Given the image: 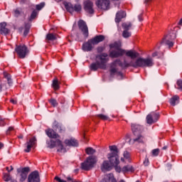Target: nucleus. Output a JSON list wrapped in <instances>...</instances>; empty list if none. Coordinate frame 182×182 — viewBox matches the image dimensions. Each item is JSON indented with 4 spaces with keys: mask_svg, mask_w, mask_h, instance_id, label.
I'll return each mask as SVG.
<instances>
[{
    "mask_svg": "<svg viewBox=\"0 0 182 182\" xmlns=\"http://www.w3.org/2000/svg\"><path fill=\"white\" fill-rule=\"evenodd\" d=\"M117 65L121 68H130L132 66V68H135V69H137V68H151V66H154V60L151 58H139L136 61H131L130 63H127L124 60L123 63L119 59H117L109 64V73L112 77L114 75H117V76H123L122 71H119V69H117Z\"/></svg>",
    "mask_w": 182,
    "mask_h": 182,
    "instance_id": "f257e3e1",
    "label": "nucleus"
},
{
    "mask_svg": "<svg viewBox=\"0 0 182 182\" xmlns=\"http://www.w3.org/2000/svg\"><path fill=\"white\" fill-rule=\"evenodd\" d=\"M107 56H109V55H107L106 53L97 55L96 56V59H97V60H100V62L97 60L95 63H91L90 65V70H92L93 72H96L97 69H103L104 70H106L107 68L106 63L109 62V58H107Z\"/></svg>",
    "mask_w": 182,
    "mask_h": 182,
    "instance_id": "f03ea898",
    "label": "nucleus"
},
{
    "mask_svg": "<svg viewBox=\"0 0 182 182\" xmlns=\"http://www.w3.org/2000/svg\"><path fill=\"white\" fill-rule=\"evenodd\" d=\"M110 152L107 154V159L112 166H119L120 164V158L119 156V149L115 145L109 146Z\"/></svg>",
    "mask_w": 182,
    "mask_h": 182,
    "instance_id": "7ed1b4c3",
    "label": "nucleus"
},
{
    "mask_svg": "<svg viewBox=\"0 0 182 182\" xmlns=\"http://www.w3.org/2000/svg\"><path fill=\"white\" fill-rule=\"evenodd\" d=\"M105 39V36H97L95 38L90 39L87 42L82 44V50L85 52H90L93 49L94 45H97L100 42H103Z\"/></svg>",
    "mask_w": 182,
    "mask_h": 182,
    "instance_id": "20e7f679",
    "label": "nucleus"
},
{
    "mask_svg": "<svg viewBox=\"0 0 182 182\" xmlns=\"http://www.w3.org/2000/svg\"><path fill=\"white\" fill-rule=\"evenodd\" d=\"M131 127L134 136V138L133 139L134 141L136 143H144V137L141 134L143 131V127L137 124H132Z\"/></svg>",
    "mask_w": 182,
    "mask_h": 182,
    "instance_id": "39448f33",
    "label": "nucleus"
},
{
    "mask_svg": "<svg viewBox=\"0 0 182 182\" xmlns=\"http://www.w3.org/2000/svg\"><path fill=\"white\" fill-rule=\"evenodd\" d=\"M96 163H97V156H90L87 157L84 162L81 163V168L85 171H89V170H92L95 167Z\"/></svg>",
    "mask_w": 182,
    "mask_h": 182,
    "instance_id": "423d86ee",
    "label": "nucleus"
},
{
    "mask_svg": "<svg viewBox=\"0 0 182 182\" xmlns=\"http://www.w3.org/2000/svg\"><path fill=\"white\" fill-rule=\"evenodd\" d=\"M176 36L174 31H171L168 35H166L161 41V45H166L168 48H173L174 46V39H176Z\"/></svg>",
    "mask_w": 182,
    "mask_h": 182,
    "instance_id": "0eeeda50",
    "label": "nucleus"
},
{
    "mask_svg": "<svg viewBox=\"0 0 182 182\" xmlns=\"http://www.w3.org/2000/svg\"><path fill=\"white\" fill-rule=\"evenodd\" d=\"M15 52L20 59H25L26 55L29 53V50H28V47L25 44H21L16 46Z\"/></svg>",
    "mask_w": 182,
    "mask_h": 182,
    "instance_id": "6e6552de",
    "label": "nucleus"
},
{
    "mask_svg": "<svg viewBox=\"0 0 182 182\" xmlns=\"http://www.w3.org/2000/svg\"><path fill=\"white\" fill-rule=\"evenodd\" d=\"M63 5L68 12H70V14H73V12L79 13L80 11H82V4L79 3L73 5L72 3L65 1Z\"/></svg>",
    "mask_w": 182,
    "mask_h": 182,
    "instance_id": "1a4fd4ad",
    "label": "nucleus"
},
{
    "mask_svg": "<svg viewBox=\"0 0 182 182\" xmlns=\"http://www.w3.org/2000/svg\"><path fill=\"white\" fill-rule=\"evenodd\" d=\"M49 147L50 149H54V147H58L57 151H60V153H66V149L63 147L62 141H60V139H57L55 141L50 140Z\"/></svg>",
    "mask_w": 182,
    "mask_h": 182,
    "instance_id": "9d476101",
    "label": "nucleus"
},
{
    "mask_svg": "<svg viewBox=\"0 0 182 182\" xmlns=\"http://www.w3.org/2000/svg\"><path fill=\"white\" fill-rule=\"evenodd\" d=\"M160 119V114L152 112L146 116V120L148 124H153Z\"/></svg>",
    "mask_w": 182,
    "mask_h": 182,
    "instance_id": "9b49d317",
    "label": "nucleus"
},
{
    "mask_svg": "<svg viewBox=\"0 0 182 182\" xmlns=\"http://www.w3.org/2000/svg\"><path fill=\"white\" fill-rule=\"evenodd\" d=\"M78 27L81 32H82L84 38H89V28H87L86 22L83 20H80L78 21Z\"/></svg>",
    "mask_w": 182,
    "mask_h": 182,
    "instance_id": "f8f14e48",
    "label": "nucleus"
},
{
    "mask_svg": "<svg viewBox=\"0 0 182 182\" xmlns=\"http://www.w3.org/2000/svg\"><path fill=\"white\" fill-rule=\"evenodd\" d=\"M31 171L29 167L19 168L17 169V172L20 174V181L23 182L28 178V173Z\"/></svg>",
    "mask_w": 182,
    "mask_h": 182,
    "instance_id": "ddd939ff",
    "label": "nucleus"
},
{
    "mask_svg": "<svg viewBox=\"0 0 182 182\" xmlns=\"http://www.w3.org/2000/svg\"><path fill=\"white\" fill-rule=\"evenodd\" d=\"M96 6L100 9H103V11H107L110 6L109 0H97L96 1Z\"/></svg>",
    "mask_w": 182,
    "mask_h": 182,
    "instance_id": "4468645a",
    "label": "nucleus"
},
{
    "mask_svg": "<svg viewBox=\"0 0 182 182\" xmlns=\"http://www.w3.org/2000/svg\"><path fill=\"white\" fill-rule=\"evenodd\" d=\"M84 5V11L87 12V14H95V9H93V1L90 0H85L83 2Z\"/></svg>",
    "mask_w": 182,
    "mask_h": 182,
    "instance_id": "2eb2a0df",
    "label": "nucleus"
},
{
    "mask_svg": "<svg viewBox=\"0 0 182 182\" xmlns=\"http://www.w3.org/2000/svg\"><path fill=\"white\" fill-rule=\"evenodd\" d=\"M53 129L55 130V132H58L60 134H63L65 132H66V128L65 126L56 120H55L53 123Z\"/></svg>",
    "mask_w": 182,
    "mask_h": 182,
    "instance_id": "dca6fc26",
    "label": "nucleus"
},
{
    "mask_svg": "<svg viewBox=\"0 0 182 182\" xmlns=\"http://www.w3.org/2000/svg\"><path fill=\"white\" fill-rule=\"evenodd\" d=\"M36 141H37L36 137L35 136L32 137L28 141H27L26 143L25 144L26 149H24V151L26 153H29L32 149V147H35V145L36 144Z\"/></svg>",
    "mask_w": 182,
    "mask_h": 182,
    "instance_id": "f3484780",
    "label": "nucleus"
},
{
    "mask_svg": "<svg viewBox=\"0 0 182 182\" xmlns=\"http://www.w3.org/2000/svg\"><path fill=\"white\" fill-rule=\"evenodd\" d=\"M28 182H41V177L39 176V172L34 171L31 172L28 177Z\"/></svg>",
    "mask_w": 182,
    "mask_h": 182,
    "instance_id": "a211bd4d",
    "label": "nucleus"
},
{
    "mask_svg": "<svg viewBox=\"0 0 182 182\" xmlns=\"http://www.w3.org/2000/svg\"><path fill=\"white\" fill-rule=\"evenodd\" d=\"M126 53V50L123 49H117L114 50H111L109 53L110 58H119L120 56H123Z\"/></svg>",
    "mask_w": 182,
    "mask_h": 182,
    "instance_id": "6ab92c4d",
    "label": "nucleus"
},
{
    "mask_svg": "<svg viewBox=\"0 0 182 182\" xmlns=\"http://www.w3.org/2000/svg\"><path fill=\"white\" fill-rule=\"evenodd\" d=\"M113 168V165L107 160L103 161L101 165L102 171H110Z\"/></svg>",
    "mask_w": 182,
    "mask_h": 182,
    "instance_id": "aec40b11",
    "label": "nucleus"
},
{
    "mask_svg": "<svg viewBox=\"0 0 182 182\" xmlns=\"http://www.w3.org/2000/svg\"><path fill=\"white\" fill-rule=\"evenodd\" d=\"M46 133L50 139H59V137H60V136L55 132V129H46Z\"/></svg>",
    "mask_w": 182,
    "mask_h": 182,
    "instance_id": "412c9836",
    "label": "nucleus"
},
{
    "mask_svg": "<svg viewBox=\"0 0 182 182\" xmlns=\"http://www.w3.org/2000/svg\"><path fill=\"white\" fill-rule=\"evenodd\" d=\"M123 18H126V12L124 11H119L116 14L115 22L116 23H119L122 22Z\"/></svg>",
    "mask_w": 182,
    "mask_h": 182,
    "instance_id": "4be33fe9",
    "label": "nucleus"
},
{
    "mask_svg": "<svg viewBox=\"0 0 182 182\" xmlns=\"http://www.w3.org/2000/svg\"><path fill=\"white\" fill-rule=\"evenodd\" d=\"M64 143L66 146H72L73 147H77L79 146V142L75 139H65Z\"/></svg>",
    "mask_w": 182,
    "mask_h": 182,
    "instance_id": "5701e85b",
    "label": "nucleus"
},
{
    "mask_svg": "<svg viewBox=\"0 0 182 182\" xmlns=\"http://www.w3.org/2000/svg\"><path fill=\"white\" fill-rule=\"evenodd\" d=\"M1 28H0V33L1 35H8L11 31L9 28H6V23L4 22L0 24Z\"/></svg>",
    "mask_w": 182,
    "mask_h": 182,
    "instance_id": "b1692460",
    "label": "nucleus"
},
{
    "mask_svg": "<svg viewBox=\"0 0 182 182\" xmlns=\"http://www.w3.org/2000/svg\"><path fill=\"white\" fill-rule=\"evenodd\" d=\"M101 182H117V181L114 178L113 173H108L105 175L104 180Z\"/></svg>",
    "mask_w": 182,
    "mask_h": 182,
    "instance_id": "393cba45",
    "label": "nucleus"
},
{
    "mask_svg": "<svg viewBox=\"0 0 182 182\" xmlns=\"http://www.w3.org/2000/svg\"><path fill=\"white\" fill-rule=\"evenodd\" d=\"M125 55L129 58H131V59H136V58H139V53L134 50H130L127 52L125 51Z\"/></svg>",
    "mask_w": 182,
    "mask_h": 182,
    "instance_id": "a878e982",
    "label": "nucleus"
},
{
    "mask_svg": "<svg viewBox=\"0 0 182 182\" xmlns=\"http://www.w3.org/2000/svg\"><path fill=\"white\" fill-rule=\"evenodd\" d=\"M122 173H124V174L125 173H128V171L133 173V171H134V168H133L132 166V165H127V166H124V167H122Z\"/></svg>",
    "mask_w": 182,
    "mask_h": 182,
    "instance_id": "bb28decb",
    "label": "nucleus"
},
{
    "mask_svg": "<svg viewBox=\"0 0 182 182\" xmlns=\"http://www.w3.org/2000/svg\"><path fill=\"white\" fill-rule=\"evenodd\" d=\"M178 102H180V97H178V95H175L170 99L171 106H175Z\"/></svg>",
    "mask_w": 182,
    "mask_h": 182,
    "instance_id": "cd10ccee",
    "label": "nucleus"
},
{
    "mask_svg": "<svg viewBox=\"0 0 182 182\" xmlns=\"http://www.w3.org/2000/svg\"><path fill=\"white\" fill-rule=\"evenodd\" d=\"M58 39V35L56 33H48L46 35L47 41H56Z\"/></svg>",
    "mask_w": 182,
    "mask_h": 182,
    "instance_id": "c85d7f7f",
    "label": "nucleus"
},
{
    "mask_svg": "<svg viewBox=\"0 0 182 182\" xmlns=\"http://www.w3.org/2000/svg\"><path fill=\"white\" fill-rule=\"evenodd\" d=\"M132 24L130 22H126L122 23V28L124 31H130L132 29Z\"/></svg>",
    "mask_w": 182,
    "mask_h": 182,
    "instance_id": "c756f323",
    "label": "nucleus"
},
{
    "mask_svg": "<svg viewBox=\"0 0 182 182\" xmlns=\"http://www.w3.org/2000/svg\"><path fill=\"white\" fill-rule=\"evenodd\" d=\"M52 87H53L54 90H59L60 87L59 86V81L58 79H55L53 80Z\"/></svg>",
    "mask_w": 182,
    "mask_h": 182,
    "instance_id": "7c9ffc66",
    "label": "nucleus"
},
{
    "mask_svg": "<svg viewBox=\"0 0 182 182\" xmlns=\"http://www.w3.org/2000/svg\"><path fill=\"white\" fill-rule=\"evenodd\" d=\"M3 179L6 181V182H8V181H14L12 179V176H11V174L9 173H4L3 174Z\"/></svg>",
    "mask_w": 182,
    "mask_h": 182,
    "instance_id": "2f4dec72",
    "label": "nucleus"
},
{
    "mask_svg": "<svg viewBox=\"0 0 182 182\" xmlns=\"http://www.w3.org/2000/svg\"><path fill=\"white\" fill-rule=\"evenodd\" d=\"M109 48L110 49H122L120 48V43H117V42H114L113 43L109 44Z\"/></svg>",
    "mask_w": 182,
    "mask_h": 182,
    "instance_id": "473e14b6",
    "label": "nucleus"
},
{
    "mask_svg": "<svg viewBox=\"0 0 182 182\" xmlns=\"http://www.w3.org/2000/svg\"><path fill=\"white\" fill-rule=\"evenodd\" d=\"M85 153L88 155H90V154H95V153H96V149L92 148V147H87L86 149H85Z\"/></svg>",
    "mask_w": 182,
    "mask_h": 182,
    "instance_id": "72a5a7b5",
    "label": "nucleus"
},
{
    "mask_svg": "<svg viewBox=\"0 0 182 182\" xmlns=\"http://www.w3.org/2000/svg\"><path fill=\"white\" fill-rule=\"evenodd\" d=\"M98 119H100L101 120H110V118H109V116L105 115L103 114H99L96 115Z\"/></svg>",
    "mask_w": 182,
    "mask_h": 182,
    "instance_id": "f704fd0d",
    "label": "nucleus"
},
{
    "mask_svg": "<svg viewBox=\"0 0 182 182\" xmlns=\"http://www.w3.org/2000/svg\"><path fill=\"white\" fill-rule=\"evenodd\" d=\"M49 103H50L53 107H58V105H59V103H58V101L54 98H51L50 100H49Z\"/></svg>",
    "mask_w": 182,
    "mask_h": 182,
    "instance_id": "c9c22d12",
    "label": "nucleus"
},
{
    "mask_svg": "<svg viewBox=\"0 0 182 182\" xmlns=\"http://www.w3.org/2000/svg\"><path fill=\"white\" fill-rule=\"evenodd\" d=\"M36 16H38V11H36V10L33 11V12L31 13L30 17L28 18V21H33V19H35V18H36Z\"/></svg>",
    "mask_w": 182,
    "mask_h": 182,
    "instance_id": "e433bc0d",
    "label": "nucleus"
},
{
    "mask_svg": "<svg viewBox=\"0 0 182 182\" xmlns=\"http://www.w3.org/2000/svg\"><path fill=\"white\" fill-rule=\"evenodd\" d=\"M4 76L7 80L9 86H11V85H12V80H11V75L8 73H4Z\"/></svg>",
    "mask_w": 182,
    "mask_h": 182,
    "instance_id": "4c0bfd02",
    "label": "nucleus"
},
{
    "mask_svg": "<svg viewBox=\"0 0 182 182\" xmlns=\"http://www.w3.org/2000/svg\"><path fill=\"white\" fill-rule=\"evenodd\" d=\"M122 36L123 38H130V36H132V33L129 32L127 30H124Z\"/></svg>",
    "mask_w": 182,
    "mask_h": 182,
    "instance_id": "58836bf2",
    "label": "nucleus"
},
{
    "mask_svg": "<svg viewBox=\"0 0 182 182\" xmlns=\"http://www.w3.org/2000/svg\"><path fill=\"white\" fill-rule=\"evenodd\" d=\"M176 85L178 86L177 89L178 90H182V80H178Z\"/></svg>",
    "mask_w": 182,
    "mask_h": 182,
    "instance_id": "ea45409f",
    "label": "nucleus"
},
{
    "mask_svg": "<svg viewBox=\"0 0 182 182\" xmlns=\"http://www.w3.org/2000/svg\"><path fill=\"white\" fill-rule=\"evenodd\" d=\"M117 173H122V168L119 165H112Z\"/></svg>",
    "mask_w": 182,
    "mask_h": 182,
    "instance_id": "a19ab883",
    "label": "nucleus"
},
{
    "mask_svg": "<svg viewBox=\"0 0 182 182\" xmlns=\"http://www.w3.org/2000/svg\"><path fill=\"white\" fill-rule=\"evenodd\" d=\"M160 153V149H155L152 150V155L154 156H157Z\"/></svg>",
    "mask_w": 182,
    "mask_h": 182,
    "instance_id": "79ce46f5",
    "label": "nucleus"
},
{
    "mask_svg": "<svg viewBox=\"0 0 182 182\" xmlns=\"http://www.w3.org/2000/svg\"><path fill=\"white\" fill-rule=\"evenodd\" d=\"M43 6H45V3H41L40 4L36 5V8L37 11H41Z\"/></svg>",
    "mask_w": 182,
    "mask_h": 182,
    "instance_id": "37998d69",
    "label": "nucleus"
},
{
    "mask_svg": "<svg viewBox=\"0 0 182 182\" xmlns=\"http://www.w3.org/2000/svg\"><path fill=\"white\" fill-rule=\"evenodd\" d=\"M123 156L124 159H127L130 158V154L127 151H125L124 152Z\"/></svg>",
    "mask_w": 182,
    "mask_h": 182,
    "instance_id": "c03bdc74",
    "label": "nucleus"
},
{
    "mask_svg": "<svg viewBox=\"0 0 182 182\" xmlns=\"http://www.w3.org/2000/svg\"><path fill=\"white\" fill-rule=\"evenodd\" d=\"M19 15H21V11H19V9H17L14 10V16L18 18V16H19Z\"/></svg>",
    "mask_w": 182,
    "mask_h": 182,
    "instance_id": "a18cd8bd",
    "label": "nucleus"
},
{
    "mask_svg": "<svg viewBox=\"0 0 182 182\" xmlns=\"http://www.w3.org/2000/svg\"><path fill=\"white\" fill-rule=\"evenodd\" d=\"M55 180H56V181H58V182H66V181L59 178V176H55Z\"/></svg>",
    "mask_w": 182,
    "mask_h": 182,
    "instance_id": "49530a36",
    "label": "nucleus"
},
{
    "mask_svg": "<svg viewBox=\"0 0 182 182\" xmlns=\"http://www.w3.org/2000/svg\"><path fill=\"white\" fill-rule=\"evenodd\" d=\"M24 28L25 29H31V24L29 23H25Z\"/></svg>",
    "mask_w": 182,
    "mask_h": 182,
    "instance_id": "de8ad7c7",
    "label": "nucleus"
},
{
    "mask_svg": "<svg viewBox=\"0 0 182 182\" xmlns=\"http://www.w3.org/2000/svg\"><path fill=\"white\" fill-rule=\"evenodd\" d=\"M0 126L1 127L5 126V121L4 119H2L1 117H0Z\"/></svg>",
    "mask_w": 182,
    "mask_h": 182,
    "instance_id": "09e8293b",
    "label": "nucleus"
},
{
    "mask_svg": "<svg viewBox=\"0 0 182 182\" xmlns=\"http://www.w3.org/2000/svg\"><path fill=\"white\" fill-rule=\"evenodd\" d=\"M65 178H66V180L68 181H71V182H73V178H72V176H66L65 177Z\"/></svg>",
    "mask_w": 182,
    "mask_h": 182,
    "instance_id": "8fccbe9b",
    "label": "nucleus"
},
{
    "mask_svg": "<svg viewBox=\"0 0 182 182\" xmlns=\"http://www.w3.org/2000/svg\"><path fill=\"white\" fill-rule=\"evenodd\" d=\"M14 130V127H9L8 130L6 131V134H9L10 132H12Z\"/></svg>",
    "mask_w": 182,
    "mask_h": 182,
    "instance_id": "3c124183",
    "label": "nucleus"
},
{
    "mask_svg": "<svg viewBox=\"0 0 182 182\" xmlns=\"http://www.w3.org/2000/svg\"><path fill=\"white\" fill-rule=\"evenodd\" d=\"M28 33H29V29L25 28L24 32H23L24 36H26V35H28Z\"/></svg>",
    "mask_w": 182,
    "mask_h": 182,
    "instance_id": "603ef678",
    "label": "nucleus"
},
{
    "mask_svg": "<svg viewBox=\"0 0 182 182\" xmlns=\"http://www.w3.org/2000/svg\"><path fill=\"white\" fill-rule=\"evenodd\" d=\"M144 164V166H149V159L147 158L145 159Z\"/></svg>",
    "mask_w": 182,
    "mask_h": 182,
    "instance_id": "864d4df0",
    "label": "nucleus"
},
{
    "mask_svg": "<svg viewBox=\"0 0 182 182\" xmlns=\"http://www.w3.org/2000/svg\"><path fill=\"white\" fill-rule=\"evenodd\" d=\"M97 52L98 53H102V52H103V47H99L97 48Z\"/></svg>",
    "mask_w": 182,
    "mask_h": 182,
    "instance_id": "5fc2aeb1",
    "label": "nucleus"
},
{
    "mask_svg": "<svg viewBox=\"0 0 182 182\" xmlns=\"http://www.w3.org/2000/svg\"><path fill=\"white\" fill-rule=\"evenodd\" d=\"M138 19L140 22H141V21H143V15L139 14V16H138Z\"/></svg>",
    "mask_w": 182,
    "mask_h": 182,
    "instance_id": "6e6d98bb",
    "label": "nucleus"
},
{
    "mask_svg": "<svg viewBox=\"0 0 182 182\" xmlns=\"http://www.w3.org/2000/svg\"><path fill=\"white\" fill-rule=\"evenodd\" d=\"M156 56H159V52H155L152 53V58H156Z\"/></svg>",
    "mask_w": 182,
    "mask_h": 182,
    "instance_id": "4d7b16f0",
    "label": "nucleus"
},
{
    "mask_svg": "<svg viewBox=\"0 0 182 182\" xmlns=\"http://www.w3.org/2000/svg\"><path fill=\"white\" fill-rule=\"evenodd\" d=\"M10 102H11V103H13V105H16V103H17L16 100H14V99H11V100H10Z\"/></svg>",
    "mask_w": 182,
    "mask_h": 182,
    "instance_id": "13d9d810",
    "label": "nucleus"
},
{
    "mask_svg": "<svg viewBox=\"0 0 182 182\" xmlns=\"http://www.w3.org/2000/svg\"><path fill=\"white\" fill-rule=\"evenodd\" d=\"M4 143L0 142V150H2V149L4 148Z\"/></svg>",
    "mask_w": 182,
    "mask_h": 182,
    "instance_id": "bf43d9fd",
    "label": "nucleus"
},
{
    "mask_svg": "<svg viewBox=\"0 0 182 182\" xmlns=\"http://www.w3.org/2000/svg\"><path fill=\"white\" fill-rule=\"evenodd\" d=\"M18 137L19 139H23V135L20 134Z\"/></svg>",
    "mask_w": 182,
    "mask_h": 182,
    "instance_id": "052dcab7",
    "label": "nucleus"
},
{
    "mask_svg": "<svg viewBox=\"0 0 182 182\" xmlns=\"http://www.w3.org/2000/svg\"><path fill=\"white\" fill-rule=\"evenodd\" d=\"M6 170H7V171H8L9 173H11V170H9V167L7 166V167L6 168Z\"/></svg>",
    "mask_w": 182,
    "mask_h": 182,
    "instance_id": "680f3d73",
    "label": "nucleus"
},
{
    "mask_svg": "<svg viewBox=\"0 0 182 182\" xmlns=\"http://www.w3.org/2000/svg\"><path fill=\"white\" fill-rule=\"evenodd\" d=\"M178 25H182V18H181V20L179 21Z\"/></svg>",
    "mask_w": 182,
    "mask_h": 182,
    "instance_id": "e2e57ef3",
    "label": "nucleus"
},
{
    "mask_svg": "<svg viewBox=\"0 0 182 182\" xmlns=\"http://www.w3.org/2000/svg\"><path fill=\"white\" fill-rule=\"evenodd\" d=\"M162 150H167V146H164L162 148Z\"/></svg>",
    "mask_w": 182,
    "mask_h": 182,
    "instance_id": "0e129e2a",
    "label": "nucleus"
},
{
    "mask_svg": "<svg viewBox=\"0 0 182 182\" xmlns=\"http://www.w3.org/2000/svg\"><path fill=\"white\" fill-rule=\"evenodd\" d=\"M2 86H4V85H2L1 84H0V92H2Z\"/></svg>",
    "mask_w": 182,
    "mask_h": 182,
    "instance_id": "69168bd1",
    "label": "nucleus"
},
{
    "mask_svg": "<svg viewBox=\"0 0 182 182\" xmlns=\"http://www.w3.org/2000/svg\"><path fill=\"white\" fill-rule=\"evenodd\" d=\"M119 182H126V181H124V180L122 179V180L119 181Z\"/></svg>",
    "mask_w": 182,
    "mask_h": 182,
    "instance_id": "338daca9",
    "label": "nucleus"
},
{
    "mask_svg": "<svg viewBox=\"0 0 182 182\" xmlns=\"http://www.w3.org/2000/svg\"><path fill=\"white\" fill-rule=\"evenodd\" d=\"M11 182H18L16 180H13Z\"/></svg>",
    "mask_w": 182,
    "mask_h": 182,
    "instance_id": "774afa93",
    "label": "nucleus"
}]
</instances>
